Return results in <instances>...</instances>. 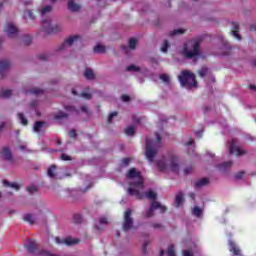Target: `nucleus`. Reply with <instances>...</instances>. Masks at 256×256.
I'll list each match as a JSON object with an SVG mask.
<instances>
[{"mask_svg": "<svg viewBox=\"0 0 256 256\" xmlns=\"http://www.w3.org/2000/svg\"><path fill=\"white\" fill-rule=\"evenodd\" d=\"M156 167L159 171H165L169 167L172 173H179V157L169 156L168 159L157 160Z\"/></svg>", "mask_w": 256, "mask_h": 256, "instance_id": "20e7f679", "label": "nucleus"}, {"mask_svg": "<svg viewBox=\"0 0 256 256\" xmlns=\"http://www.w3.org/2000/svg\"><path fill=\"white\" fill-rule=\"evenodd\" d=\"M37 105H39V101H37V100H33V101L30 103V106L33 107V108L37 107Z\"/></svg>", "mask_w": 256, "mask_h": 256, "instance_id": "680f3d73", "label": "nucleus"}, {"mask_svg": "<svg viewBox=\"0 0 256 256\" xmlns=\"http://www.w3.org/2000/svg\"><path fill=\"white\" fill-rule=\"evenodd\" d=\"M28 193H30V195H33V193H37V187L36 186H29L27 188Z\"/></svg>", "mask_w": 256, "mask_h": 256, "instance_id": "37998d69", "label": "nucleus"}, {"mask_svg": "<svg viewBox=\"0 0 256 256\" xmlns=\"http://www.w3.org/2000/svg\"><path fill=\"white\" fill-rule=\"evenodd\" d=\"M232 166H233V162L228 161V162H223L222 164H219L217 167L219 171H221L222 173H227V171H229V169H231Z\"/></svg>", "mask_w": 256, "mask_h": 256, "instance_id": "f3484780", "label": "nucleus"}, {"mask_svg": "<svg viewBox=\"0 0 256 256\" xmlns=\"http://www.w3.org/2000/svg\"><path fill=\"white\" fill-rule=\"evenodd\" d=\"M77 41H81V36L79 35H74V36H69L63 44L59 47V51H63V49H66L67 47H71L73 43H77Z\"/></svg>", "mask_w": 256, "mask_h": 256, "instance_id": "9b49d317", "label": "nucleus"}, {"mask_svg": "<svg viewBox=\"0 0 256 256\" xmlns=\"http://www.w3.org/2000/svg\"><path fill=\"white\" fill-rule=\"evenodd\" d=\"M160 79H161V81H163L164 83H169V81H170L169 75H167V74H161V75H160Z\"/></svg>", "mask_w": 256, "mask_h": 256, "instance_id": "a19ab883", "label": "nucleus"}, {"mask_svg": "<svg viewBox=\"0 0 256 256\" xmlns=\"http://www.w3.org/2000/svg\"><path fill=\"white\" fill-rule=\"evenodd\" d=\"M167 255L168 256H176V254H175V247L173 245H170L168 247Z\"/></svg>", "mask_w": 256, "mask_h": 256, "instance_id": "4c0bfd02", "label": "nucleus"}, {"mask_svg": "<svg viewBox=\"0 0 256 256\" xmlns=\"http://www.w3.org/2000/svg\"><path fill=\"white\" fill-rule=\"evenodd\" d=\"M99 223H100V225H107V223H109V221L107 220V217H101L99 219Z\"/></svg>", "mask_w": 256, "mask_h": 256, "instance_id": "09e8293b", "label": "nucleus"}, {"mask_svg": "<svg viewBox=\"0 0 256 256\" xmlns=\"http://www.w3.org/2000/svg\"><path fill=\"white\" fill-rule=\"evenodd\" d=\"M193 172V166H187L185 169H184V175H190V173Z\"/></svg>", "mask_w": 256, "mask_h": 256, "instance_id": "49530a36", "label": "nucleus"}, {"mask_svg": "<svg viewBox=\"0 0 256 256\" xmlns=\"http://www.w3.org/2000/svg\"><path fill=\"white\" fill-rule=\"evenodd\" d=\"M61 29L62 28L60 25L52 26L51 22L47 19H44L42 21V30L44 31V33H47V35H51L53 33H59Z\"/></svg>", "mask_w": 256, "mask_h": 256, "instance_id": "0eeeda50", "label": "nucleus"}, {"mask_svg": "<svg viewBox=\"0 0 256 256\" xmlns=\"http://www.w3.org/2000/svg\"><path fill=\"white\" fill-rule=\"evenodd\" d=\"M155 135L156 142L149 138H145V157L149 161V163H153V161H155L159 146L161 145V135H159V132H156Z\"/></svg>", "mask_w": 256, "mask_h": 256, "instance_id": "f03ea898", "label": "nucleus"}, {"mask_svg": "<svg viewBox=\"0 0 256 256\" xmlns=\"http://www.w3.org/2000/svg\"><path fill=\"white\" fill-rule=\"evenodd\" d=\"M30 93H32V95H42L43 89L34 88L30 90Z\"/></svg>", "mask_w": 256, "mask_h": 256, "instance_id": "ea45409f", "label": "nucleus"}, {"mask_svg": "<svg viewBox=\"0 0 256 256\" xmlns=\"http://www.w3.org/2000/svg\"><path fill=\"white\" fill-rule=\"evenodd\" d=\"M208 71H209V69H207V67H202V68L198 71L199 77H206Z\"/></svg>", "mask_w": 256, "mask_h": 256, "instance_id": "c9c22d12", "label": "nucleus"}, {"mask_svg": "<svg viewBox=\"0 0 256 256\" xmlns=\"http://www.w3.org/2000/svg\"><path fill=\"white\" fill-rule=\"evenodd\" d=\"M121 99H122V101H124V103L131 101V98L125 94L121 96Z\"/></svg>", "mask_w": 256, "mask_h": 256, "instance_id": "6e6d98bb", "label": "nucleus"}, {"mask_svg": "<svg viewBox=\"0 0 256 256\" xmlns=\"http://www.w3.org/2000/svg\"><path fill=\"white\" fill-rule=\"evenodd\" d=\"M55 171H57V166L56 165H51L49 167L48 171H47L48 177H50L51 179H55V177L57 176Z\"/></svg>", "mask_w": 256, "mask_h": 256, "instance_id": "4be33fe9", "label": "nucleus"}, {"mask_svg": "<svg viewBox=\"0 0 256 256\" xmlns=\"http://www.w3.org/2000/svg\"><path fill=\"white\" fill-rule=\"evenodd\" d=\"M232 35L235 37L238 41H241V35H239V23L237 22H232Z\"/></svg>", "mask_w": 256, "mask_h": 256, "instance_id": "dca6fc26", "label": "nucleus"}, {"mask_svg": "<svg viewBox=\"0 0 256 256\" xmlns=\"http://www.w3.org/2000/svg\"><path fill=\"white\" fill-rule=\"evenodd\" d=\"M184 201H185V197L183 192H178L175 197V206L177 208L180 207L181 205H183Z\"/></svg>", "mask_w": 256, "mask_h": 256, "instance_id": "6ab92c4d", "label": "nucleus"}, {"mask_svg": "<svg viewBox=\"0 0 256 256\" xmlns=\"http://www.w3.org/2000/svg\"><path fill=\"white\" fill-rule=\"evenodd\" d=\"M64 109L66 111L74 112L76 115H79V110L75 108V106H65Z\"/></svg>", "mask_w": 256, "mask_h": 256, "instance_id": "58836bf2", "label": "nucleus"}, {"mask_svg": "<svg viewBox=\"0 0 256 256\" xmlns=\"http://www.w3.org/2000/svg\"><path fill=\"white\" fill-rule=\"evenodd\" d=\"M249 89H252L253 91H256V86L253 85V84H250V85H249Z\"/></svg>", "mask_w": 256, "mask_h": 256, "instance_id": "338daca9", "label": "nucleus"}, {"mask_svg": "<svg viewBox=\"0 0 256 256\" xmlns=\"http://www.w3.org/2000/svg\"><path fill=\"white\" fill-rule=\"evenodd\" d=\"M49 56H47V54H40L38 55V59H40V61H47Z\"/></svg>", "mask_w": 256, "mask_h": 256, "instance_id": "603ef678", "label": "nucleus"}, {"mask_svg": "<svg viewBox=\"0 0 256 256\" xmlns=\"http://www.w3.org/2000/svg\"><path fill=\"white\" fill-rule=\"evenodd\" d=\"M81 97H83L84 99H91V94L90 93H87V92H83L81 94Z\"/></svg>", "mask_w": 256, "mask_h": 256, "instance_id": "4d7b16f0", "label": "nucleus"}, {"mask_svg": "<svg viewBox=\"0 0 256 256\" xmlns=\"http://www.w3.org/2000/svg\"><path fill=\"white\" fill-rule=\"evenodd\" d=\"M27 15H28V17H29V19H35V15H33V11H31V10H27Z\"/></svg>", "mask_w": 256, "mask_h": 256, "instance_id": "052dcab7", "label": "nucleus"}, {"mask_svg": "<svg viewBox=\"0 0 256 256\" xmlns=\"http://www.w3.org/2000/svg\"><path fill=\"white\" fill-rule=\"evenodd\" d=\"M183 256H193V250H183Z\"/></svg>", "mask_w": 256, "mask_h": 256, "instance_id": "8fccbe9b", "label": "nucleus"}, {"mask_svg": "<svg viewBox=\"0 0 256 256\" xmlns=\"http://www.w3.org/2000/svg\"><path fill=\"white\" fill-rule=\"evenodd\" d=\"M81 112L82 113H89V107H87V105L81 106Z\"/></svg>", "mask_w": 256, "mask_h": 256, "instance_id": "13d9d810", "label": "nucleus"}, {"mask_svg": "<svg viewBox=\"0 0 256 256\" xmlns=\"http://www.w3.org/2000/svg\"><path fill=\"white\" fill-rule=\"evenodd\" d=\"M245 177V171H240L235 174V179H243Z\"/></svg>", "mask_w": 256, "mask_h": 256, "instance_id": "de8ad7c7", "label": "nucleus"}, {"mask_svg": "<svg viewBox=\"0 0 256 256\" xmlns=\"http://www.w3.org/2000/svg\"><path fill=\"white\" fill-rule=\"evenodd\" d=\"M124 133H126V135L131 136L135 134V127L130 126L124 129Z\"/></svg>", "mask_w": 256, "mask_h": 256, "instance_id": "473e14b6", "label": "nucleus"}, {"mask_svg": "<svg viewBox=\"0 0 256 256\" xmlns=\"http://www.w3.org/2000/svg\"><path fill=\"white\" fill-rule=\"evenodd\" d=\"M11 68V62L9 60H1L0 61V77L3 79L5 77V73L9 71Z\"/></svg>", "mask_w": 256, "mask_h": 256, "instance_id": "f8f14e48", "label": "nucleus"}, {"mask_svg": "<svg viewBox=\"0 0 256 256\" xmlns=\"http://www.w3.org/2000/svg\"><path fill=\"white\" fill-rule=\"evenodd\" d=\"M3 185H4L5 187H11L12 189H15L16 191H19V189H20L19 184L15 183V182L10 183V182L7 181V180H4V181H3Z\"/></svg>", "mask_w": 256, "mask_h": 256, "instance_id": "b1692460", "label": "nucleus"}, {"mask_svg": "<svg viewBox=\"0 0 256 256\" xmlns=\"http://www.w3.org/2000/svg\"><path fill=\"white\" fill-rule=\"evenodd\" d=\"M192 214L194 217H201L203 215V209H201L199 206H195L192 209Z\"/></svg>", "mask_w": 256, "mask_h": 256, "instance_id": "a878e982", "label": "nucleus"}, {"mask_svg": "<svg viewBox=\"0 0 256 256\" xmlns=\"http://www.w3.org/2000/svg\"><path fill=\"white\" fill-rule=\"evenodd\" d=\"M68 9H69V11H71L72 13H77V11H80L81 5L76 4L74 0H70V1L68 2Z\"/></svg>", "mask_w": 256, "mask_h": 256, "instance_id": "a211bd4d", "label": "nucleus"}, {"mask_svg": "<svg viewBox=\"0 0 256 256\" xmlns=\"http://www.w3.org/2000/svg\"><path fill=\"white\" fill-rule=\"evenodd\" d=\"M183 33H185V30L183 29H176L172 32L169 33L170 37H175V35H183Z\"/></svg>", "mask_w": 256, "mask_h": 256, "instance_id": "72a5a7b5", "label": "nucleus"}, {"mask_svg": "<svg viewBox=\"0 0 256 256\" xmlns=\"http://www.w3.org/2000/svg\"><path fill=\"white\" fill-rule=\"evenodd\" d=\"M141 69L135 65H130L126 68V71H140Z\"/></svg>", "mask_w": 256, "mask_h": 256, "instance_id": "c03bdc74", "label": "nucleus"}, {"mask_svg": "<svg viewBox=\"0 0 256 256\" xmlns=\"http://www.w3.org/2000/svg\"><path fill=\"white\" fill-rule=\"evenodd\" d=\"M178 81L180 82L181 87H185L186 89L197 87V78L195 74L189 70H183L178 76Z\"/></svg>", "mask_w": 256, "mask_h": 256, "instance_id": "423d86ee", "label": "nucleus"}, {"mask_svg": "<svg viewBox=\"0 0 256 256\" xmlns=\"http://www.w3.org/2000/svg\"><path fill=\"white\" fill-rule=\"evenodd\" d=\"M11 95H12L11 90H1L0 91L1 99H8V97H11Z\"/></svg>", "mask_w": 256, "mask_h": 256, "instance_id": "cd10ccee", "label": "nucleus"}, {"mask_svg": "<svg viewBox=\"0 0 256 256\" xmlns=\"http://www.w3.org/2000/svg\"><path fill=\"white\" fill-rule=\"evenodd\" d=\"M4 31L5 33H7L10 39H13L15 38L16 35H18L19 28H17V26H15V24H13L12 22H9V23H6L4 27Z\"/></svg>", "mask_w": 256, "mask_h": 256, "instance_id": "9d476101", "label": "nucleus"}, {"mask_svg": "<svg viewBox=\"0 0 256 256\" xmlns=\"http://www.w3.org/2000/svg\"><path fill=\"white\" fill-rule=\"evenodd\" d=\"M94 53H105V46L98 44L94 47Z\"/></svg>", "mask_w": 256, "mask_h": 256, "instance_id": "2f4dec72", "label": "nucleus"}, {"mask_svg": "<svg viewBox=\"0 0 256 256\" xmlns=\"http://www.w3.org/2000/svg\"><path fill=\"white\" fill-rule=\"evenodd\" d=\"M129 47H130L131 49H136V47H137V39H135V38H130V39H129Z\"/></svg>", "mask_w": 256, "mask_h": 256, "instance_id": "e433bc0d", "label": "nucleus"}, {"mask_svg": "<svg viewBox=\"0 0 256 256\" xmlns=\"http://www.w3.org/2000/svg\"><path fill=\"white\" fill-rule=\"evenodd\" d=\"M147 247H149V242H145L142 246L143 253H147Z\"/></svg>", "mask_w": 256, "mask_h": 256, "instance_id": "bf43d9fd", "label": "nucleus"}, {"mask_svg": "<svg viewBox=\"0 0 256 256\" xmlns=\"http://www.w3.org/2000/svg\"><path fill=\"white\" fill-rule=\"evenodd\" d=\"M189 197H191L193 200H195L196 195H195V193L192 192L189 194Z\"/></svg>", "mask_w": 256, "mask_h": 256, "instance_id": "774afa93", "label": "nucleus"}, {"mask_svg": "<svg viewBox=\"0 0 256 256\" xmlns=\"http://www.w3.org/2000/svg\"><path fill=\"white\" fill-rule=\"evenodd\" d=\"M55 241L58 245H61V243H63L64 245H77V243H79L78 239H72L71 237H67L64 240H61V238L56 237Z\"/></svg>", "mask_w": 256, "mask_h": 256, "instance_id": "4468645a", "label": "nucleus"}, {"mask_svg": "<svg viewBox=\"0 0 256 256\" xmlns=\"http://www.w3.org/2000/svg\"><path fill=\"white\" fill-rule=\"evenodd\" d=\"M126 177L127 179H133L129 182L128 194L136 197V199H143V194L140 191H143L145 185L141 172L137 171L136 168H131L126 174Z\"/></svg>", "mask_w": 256, "mask_h": 256, "instance_id": "f257e3e1", "label": "nucleus"}, {"mask_svg": "<svg viewBox=\"0 0 256 256\" xmlns=\"http://www.w3.org/2000/svg\"><path fill=\"white\" fill-rule=\"evenodd\" d=\"M18 119L21 123V125L27 126L29 125V120L25 118V115L23 113H18Z\"/></svg>", "mask_w": 256, "mask_h": 256, "instance_id": "bb28decb", "label": "nucleus"}, {"mask_svg": "<svg viewBox=\"0 0 256 256\" xmlns=\"http://www.w3.org/2000/svg\"><path fill=\"white\" fill-rule=\"evenodd\" d=\"M84 77L89 81H93V79H95V73L93 72V70L87 68L84 72Z\"/></svg>", "mask_w": 256, "mask_h": 256, "instance_id": "5701e85b", "label": "nucleus"}, {"mask_svg": "<svg viewBox=\"0 0 256 256\" xmlns=\"http://www.w3.org/2000/svg\"><path fill=\"white\" fill-rule=\"evenodd\" d=\"M152 227H153L154 229H162V228H163V225H161V224H159V223H155V224L152 225Z\"/></svg>", "mask_w": 256, "mask_h": 256, "instance_id": "e2e57ef3", "label": "nucleus"}, {"mask_svg": "<svg viewBox=\"0 0 256 256\" xmlns=\"http://www.w3.org/2000/svg\"><path fill=\"white\" fill-rule=\"evenodd\" d=\"M5 125H6L5 122H2V123L0 124V133H1V131H3V129H5Z\"/></svg>", "mask_w": 256, "mask_h": 256, "instance_id": "0e129e2a", "label": "nucleus"}, {"mask_svg": "<svg viewBox=\"0 0 256 256\" xmlns=\"http://www.w3.org/2000/svg\"><path fill=\"white\" fill-rule=\"evenodd\" d=\"M25 247L28 250V253H35V251H37V242L33 239H29Z\"/></svg>", "mask_w": 256, "mask_h": 256, "instance_id": "2eb2a0df", "label": "nucleus"}, {"mask_svg": "<svg viewBox=\"0 0 256 256\" xmlns=\"http://www.w3.org/2000/svg\"><path fill=\"white\" fill-rule=\"evenodd\" d=\"M201 43L197 40H190L184 44L183 55L186 59H195L201 55L200 51Z\"/></svg>", "mask_w": 256, "mask_h": 256, "instance_id": "39448f33", "label": "nucleus"}, {"mask_svg": "<svg viewBox=\"0 0 256 256\" xmlns=\"http://www.w3.org/2000/svg\"><path fill=\"white\" fill-rule=\"evenodd\" d=\"M117 115H118V113L116 111L110 113L108 116V119H107V123H111L113 121V117H117Z\"/></svg>", "mask_w": 256, "mask_h": 256, "instance_id": "79ce46f5", "label": "nucleus"}, {"mask_svg": "<svg viewBox=\"0 0 256 256\" xmlns=\"http://www.w3.org/2000/svg\"><path fill=\"white\" fill-rule=\"evenodd\" d=\"M230 155L236 153L237 157H241V155H246L247 152L242 150L241 148L237 147V138H233L229 147Z\"/></svg>", "mask_w": 256, "mask_h": 256, "instance_id": "1a4fd4ad", "label": "nucleus"}, {"mask_svg": "<svg viewBox=\"0 0 256 256\" xmlns=\"http://www.w3.org/2000/svg\"><path fill=\"white\" fill-rule=\"evenodd\" d=\"M131 209H128L124 213V221H123V231H129V229H133V218Z\"/></svg>", "mask_w": 256, "mask_h": 256, "instance_id": "6e6552de", "label": "nucleus"}, {"mask_svg": "<svg viewBox=\"0 0 256 256\" xmlns=\"http://www.w3.org/2000/svg\"><path fill=\"white\" fill-rule=\"evenodd\" d=\"M67 117H69V115H68L67 113H65V112H62V111L58 112V113L54 116V118H55L57 121H59L60 119H67Z\"/></svg>", "mask_w": 256, "mask_h": 256, "instance_id": "c85d7f7f", "label": "nucleus"}, {"mask_svg": "<svg viewBox=\"0 0 256 256\" xmlns=\"http://www.w3.org/2000/svg\"><path fill=\"white\" fill-rule=\"evenodd\" d=\"M47 125V122L45 121H36L34 123L33 129L35 133H41V129Z\"/></svg>", "mask_w": 256, "mask_h": 256, "instance_id": "aec40b11", "label": "nucleus"}, {"mask_svg": "<svg viewBox=\"0 0 256 256\" xmlns=\"http://www.w3.org/2000/svg\"><path fill=\"white\" fill-rule=\"evenodd\" d=\"M53 7L51 5L45 6L41 9V15H45L46 13H51Z\"/></svg>", "mask_w": 256, "mask_h": 256, "instance_id": "f704fd0d", "label": "nucleus"}, {"mask_svg": "<svg viewBox=\"0 0 256 256\" xmlns=\"http://www.w3.org/2000/svg\"><path fill=\"white\" fill-rule=\"evenodd\" d=\"M60 159H62V161H71V156H67L65 154H62L60 156Z\"/></svg>", "mask_w": 256, "mask_h": 256, "instance_id": "864d4df0", "label": "nucleus"}, {"mask_svg": "<svg viewBox=\"0 0 256 256\" xmlns=\"http://www.w3.org/2000/svg\"><path fill=\"white\" fill-rule=\"evenodd\" d=\"M73 222L76 224L83 223V216H81V214H74Z\"/></svg>", "mask_w": 256, "mask_h": 256, "instance_id": "7c9ffc66", "label": "nucleus"}, {"mask_svg": "<svg viewBox=\"0 0 256 256\" xmlns=\"http://www.w3.org/2000/svg\"><path fill=\"white\" fill-rule=\"evenodd\" d=\"M146 199H151L152 203L150 205V208L148 209L146 213V217H153L154 211L159 209L160 213H165L167 211L166 206H163L160 202L157 201V193L153 190H149L144 193Z\"/></svg>", "mask_w": 256, "mask_h": 256, "instance_id": "7ed1b4c3", "label": "nucleus"}, {"mask_svg": "<svg viewBox=\"0 0 256 256\" xmlns=\"http://www.w3.org/2000/svg\"><path fill=\"white\" fill-rule=\"evenodd\" d=\"M169 47H170L169 40H164L161 46L162 53H167V51L169 50Z\"/></svg>", "mask_w": 256, "mask_h": 256, "instance_id": "c756f323", "label": "nucleus"}, {"mask_svg": "<svg viewBox=\"0 0 256 256\" xmlns=\"http://www.w3.org/2000/svg\"><path fill=\"white\" fill-rule=\"evenodd\" d=\"M23 219L24 221H26V223H29L30 225H33L35 223V216L33 214H26Z\"/></svg>", "mask_w": 256, "mask_h": 256, "instance_id": "393cba45", "label": "nucleus"}, {"mask_svg": "<svg viewBox=\"0 0 256 256\" xmlns=\"http://www.w3.org/2000/svg\"><path fill=\"white\" fill-rule=\"evenodd\" d=\"M185 145L186 147H190V145H193V140L190 139V141H188Z\"/></svg>", "mask_w": 256, "mask_h": 256, "instance_id": "69168bd1", "label": "nucleus"}, {"mask_svg": "<svg viewBox=\"0 0 256 256\" xmlns=\"http://www.w3.org/2000/svg\"><path fill=\"white\" fill-rule=\"evenodd\" d=\"M208 184H209V179H207V178H202V179H200V180H198V181L195 182L194 187H195L196 189H199L200 187H205V185H208Z\"/></svg>", "mask_w": 256, "mask_h": 256, "instance_id": "412c9836", "label": "nucleus"}, {"mask_svg": "<svg viewBox=\"0 0 256 256\" xmlns=\"http://www.w3.org/2000/svg\"><path fill=\"white\" fill-rule=\"evenodd\" d=\"M71 139H77V131L75 129L70 130Z\"/></svg>", "mask_w": 256, "mask_h": 256, "instance_id": "3c124183", "label": "nucleus"}, {"mask_svg": "<svg viewBox=\"0 0 256 256\" xmlns=\"http://www.w3.org/2000/svg\"><path fill=\"white\" fill-rule=\"evenodd\" d=\"M0 155L2 159H5V161H8L9 163L13 162V153H11V149L9 147H3Z\"/></svg>", "mask_w": 256, "mask_h": 256, "instance_id": "ddd939ff", "label": "nucleus"}, {"mask_svg": "<svg viewBox=\"0 0 256 256\" xmlns=\"http://www.w3.org/2000/svg\"><path fill=\"white\" fill-rule=\"evenodd\" d=\"M31 37L30 36H24L23 43L24 45H31Z\"/></svg>", "mask_w": 256, "mask_h": 256, "instance_id": "a18cd8bd", "label": "nucleus"}, {"mask_svg": "<svg viewBox=\"0 0 256 256\" xmlns=\"http://www.w3.org/2000/svg\"><path fill=\"white\" fill-rule=\"evenodd\" d=\"M122 163L125 167H127L129 165V163H131V158H124L122 160Z\"/></svg>", "mask_w": 256, "mask_h": 256, "instance_id": "5fc2aeb1", "label": "nucleus"}]
</instances>
